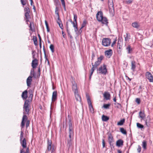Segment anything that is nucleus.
Returning a JSON list of instances; mask_svg holds the SVG:
<instances>
[{"label":"nucleus","instance_id":"obj_46","mask_svg":"<svg viewBox=\"0 0 153 153\" xmlns=\"http://www.w3.org/2000/svg\"><path fill=\"white\" fill-rule=\"evenodd\" d=\"M61 2H62V6H63L64 9L65 10V11L66 10V6H65V1H61Z\"/></svg>","mask_w":153,"mask_h":153},{"label":"nucleus","instance_id":"obj_62","mask_svg":"<svg viewBox=\"0 0 153 153\" xmlns=\"http://www.w3.org/2000/svg\"><path fill=\"white\" fill-rule=\"evenodd\" d=\"M45 23L46 26V27H48V23H47V21L46 20L45 21Z\"/></svg>","mask_w":153,"mask_h":153},{"label":"nucleus","instance_id":"obj_15","mask_svg":"<svg viewBox=\"0 0 153 153\" xmlns=\"http://www.w3.org/2000/svg\"><path fill=\"white\" fill-rule=\"evenodd\" d=\"M108 140L109 143L110 145L111 146L112 145H113V142L114 141V140L113 137L112 136L111 134H109L108 137Z\"/></svg>","mask_w":153,"mask_h":153},{"label":"nucleus","instance_id":"obj_55","mask_svg":"<svg viewBox=\"0 0 153 153\" xmlns=\"http://www.w3.org/2000/svg\"><path fill=\"white\" fill-rule=\"evenodd\" d=\"M71 23L73 25V26L74 27L77 26L76 25V23H75L74 22H72V21H71Z\"/></svg>","mask_w":153,"mask_h":153},{"label":"nucleus","instance_id":"obj_35","mask_svg":"<svg viewBox=\"0 0 153 153\" xmlns=\"http://www.w3.org/2000/svg\"><path fill=\"white\" fill-rule=\"evenodd\" d=\"M89 108L91 112L93 113L94 112V110L92 105H89Z\"/></svg>","mask_w":153,"mask_h":153},{"label":"nucleus","instance_id":"obj_25","mask_svg":"<svg viewBox=\"0 0 153 153\" xmlns=\"http://www.w3.org/2000/svg\"><path fill=\"white\" fill-rule=\"evenodd\" d=\"M135 68V62L134 61H132L131 62V69L133 71H134Z\"/></svg>","mask_w":153,"mask_h":153},{"label":"nucleus","instance_id":"obj_40","mask_svg":"<svg viewBox=\"0 0 153 153\" xmlns=\"http://www.w3.org/2000/svg\"><path fill=\"white\" fill-rule=\"evenodd\" d=\"M50 48L52 52L53 53L54 52V47L53 45L52 44L51 45H50Z\"/></svg>","mask_w":153,"mask_h":153},{"label":"nucleus","instance_id":"obj_54","mask_svg":"<svg viewBox=\"0 0 153 153\" xmlns=\"http://www.w3.org/2000/svg\"><path fill=\"white\" fill-rule=\"evenodd\" d=\"M136 102L138 104H139L140 103V100L139 98H137L136 100Z\"/></svg>","mask_w":153,"mask_h":153},{"label":"nucleus","instance_id":"obj_57","mask_svg":"<svg viewBox=\"0 0 153 153\" xmlns=\"http://www.w3.org/2000/svg\"><path fill=\"white\" fill-rule=\"evenodd\" d=\"M92 67L91 68V70H93L94 71L95 70V66H94V65H93V63H92Z\"/></svg>","mask_w":153,"mask_h":153},{"label":"nucleus","instance_id":"obj_28","mask_svg":"<svg viewBox=\"0 0 153 153\" xmlns=\"http://www.w3.org/2000/svg\"><path fill=\"white\" fill-rule=\"evenodd\" d=\"M69 139L70 140H72L74 135V131H69Z\"/></svg>","mask_w":153,"mask_h":153},{"label":"nucleus","instance_id":"obj_20","mask_svg":"<svg viewBox=\"0 0 153 153\" xmlns=\"http://www.w3.org/2000/svg\"><path fill=\"white\" fill-rule=\"evenodd\" d=\"M125 37V40L127 42H128L129 41V40L130 39L131 36L130 35L126 33V35L124 36Z\"/></svg>","mask_w":153,"mask_h":153},{"label":"nucleus","instance_id":"obj_21","mask_svg":"<svg viewBox=\"0 0 153 153\" xmlns=\"http://www.w3.org/2000/svg\"><path fill=\"white\" fill-rule=\"evenodd\" d=\"M123 140L120 139L118 140L116 142V145L117 146L120 147L123 145Z\"/></svg>","mask_w":153,"mask_h":153},{"label":"nucleus","instance_id":"obj_30","mask_svg":"<svg viewBox=\"0 0 153 153\" xmlns=\"http://www.w3.org/2000/svg\"><path fill=\"white\" fill-rule=\"evenodd\" d=\"M109 117L107 116L103 115L102 116V120L103 121H107L109 120Z\"/></svg>","mask_w":153,"mask_h":153},{"label":"nucleus","instance_id":"obj_33","mask_svg":"<svg viewBox=\"0 0 153 153\" xmlns=\"http://www.w3.org/2000/svg\"><path fill=\"white\" fill-rule=\"evenodd\" d=\"M121 132L123 134H127L126 131L123 128H121L120 129Z\"/></svg>","mask_w":153,"mask_h":153},{"label":"nucleus","instance_id":"obj_38","mask_svg":"<svg viewBox=\"0 0 153 153\" xmlns=\"http://www.w3.org/2000/svg\"><path fill=\"white\" fill-rule=\"evenodd\" d=\"M110 104H105L103 105V107L105 109L109 108V107L110 106Z\"/></svg>","mask_w":153,"mask_h":153},{"label":"nucleus","instance_id":"obj_5","mask_svg":"<svg viewBox=\"0 0 153 153\" xmlns=\"http://www.w3.org/2000/svg\"><path fill=\"white\" fill-rule=\"evenodd\" d=\"M97 71L100 74L105 75L107 71L106 65L103 64L101 65L97 69Z\"/></svg>","mask_w":153,"mask_h":153},{"label":"nucleus","instance_id":"obj_17","mask_svg":"<svg viewBox=\"0 0 153 153\" xmlns=\"http://www.w3.org/2000/svg\"><path fill=\"white\" fill-rule=\"evenodd\" d=\"M32 78L31 76H29L27 79V84L28 86H30L31 84Z\"/></svg>","mask_w":153,"mask_h":153},{"label":"nucleus","instance_id":"obj_48","mask_svg":"<svg viewBox=\"0 0 153 153\" xmlns=\"http://www.w3.org/2000/svg\"><path fill=\"white\" fill-rule=\"evenodd\" d=\"M114 104L116 105L117 107L118 108H120L121 106V104L118 103H115Z\"/></svg>","mask_w":153,"mask_h":153},{"label":"nucleus","instance_id":"obj_52","mask_svg":"<svg viewBox=\"0 0 153 153\" xmlns=\"http://www.w3.org/2000/svg\"><path fill=\"white\" fill-rule=\"evenodd\" d=\"M23 133L22 131L21 132V134L20 136V140H22L23 137Z\"/></svg>","mask_w":153,"mask_h":153},{"label":"nucleus","instance_id":"obj_8","mask_svg":"<svg viewBox=\"0 0 153 153\" xmlns=\"http://www.w3.org/2000/svg\"><path fill=\"white\" fill-rule=\"evenodd\" d=\"M72 83V88L74 93L78 92L77 85L75 81L73 79L71 81Z\"/></svg>","mask_w":153,"mask_h":153},{"label":"nucleus","instance_id":"obj_4","mask_svg":"<svg viewBox=\"0 0 153 153\" xmlns=\"http://www.w3.org/2000/svg\"><path fill=\"white\" fill-rule=\"evenodd\" d=\"M108 5L110 13L111 16H113L114 13V10L113 0H108Z\"/></svg>","mask_w":153,"mask_h":153},{"label":"nucleus","instance_id":"obj_63","mask_svg":"<svg viewBox=\"0 0 153 153\" xmlns=\"http://www.w3.org/2000/svg\"><path fill=\"white\" fill-rule=\"evenodd\" d=\"M20 153H26L22 149L20 150Z\"/></svg>","mask_w":153,"mask_h":153},{"label":"nucleus","instance_id":"obj_2","mask_svg":"<svg viewBox=\"0 0 153 153\" xmlns=\"http://www.w3.org/2000/svg\"><path fill=\"white\" fill-rule=\"evenodd\" d=\"M47 148L46 152L48 153L49 151H51V153H53L56 149L54 145L52 144L51 140L48 139L47 140Z\"/></svg>","mask_w":153,"mask_h":153},{"label":"nucleus","instance_id":"obj_44","mask_svg":"<svg viewBox=\"0 0 153 153\" xmlns=\"http://www.w3.org/2000/svg\"><path fill=\"white\" fill-rule=\"evenodd\" d=\"M29 13H25V16L27 19H28L29 18Z\"/></svg>","mask_w":153,"mask_h":153},{"label":"nucleus","instance_id":"obj_41","mask_svg":"<svg viewBox=\"0 0 153 153\" xmlns=\"http://www.w3.org/2000/svg\"><path fill=\"white\" fill-rule=\"evenodd\" d=\"M25 11V13H29L30 10L29 8L27 7H25L24 9Z\"/></svg>","mask_w":153,"mask_h":153},{"label":"nucleus","instance_id":"obj_64","mask_svg":"<svg viewBox=\"0 0 153 153\" xmlns=\"http://www.w3.org/2000/svg\"><path fill=\"white\" fill-rule=\"evenodd\" d=\"M33 97V94H30V96H29V98H31V100L32 99V98Z\"/></svg>","mask_w":153,"mask_h":153},{"label":"nucleus","instance_id":"obj_14","mask_svg":"<svg viewBox=\"0 0 153 153\" xmlns=\"http://www.w3.org/2000/svg\"><path fill=\"white\" fill-rule=\"evenodd\" d=\"M126 49L127 53L128 54H131L132 53L133 50V48L131 47L130 45H128L126 47Z\"/></svg>","mask_w":153,"mask_h":153},{"label":"nucleus","instance_id":"obj_11","mask_svg":"<svg viewBox=\"0 0 153 153\" xmlns=\"http://www.w3.org/2000/svg\"><path fill=\"white\" fill-rule=\"evenodd\" d=\"M145 123L147 127H149L150 126V124L151 123V118L149 116H148L146 117V119L145 120Z\"/></svg>","mask_w":153,"mask_h":153},{"label":"nucleus","instance_id":"obj_23","mask_svg":"<svg viewBox=\"0 0 153 153\" xmlns=\"http://www.w3.org/2000/svg\"><path fill=\"white\" fill-rule=\"evenodd\" d=\"M74 94L76 100L77 101L80 102L81 100V98L80 96L79 95L78 92L75 93Z\"/></svg>","mask_w":153,"mask_h":153},{"label":"nucleus","instance_id":"obj_59","mask_svg":"<svg viewBox=\"0 0 153 153\" xmlns=\"http://www.w3.org/2000/svg\"><path fill=\"white\" fill-rule=\"evenodd\" d=\"M102 144L103 148H104L105 147V143L104 139L102 140Z\"/></svg>","mask_w":153,"mask_h":153},{"label":"nucleus","instance_id":"obj_58","mask_svg":"<svg viewBox=\"0 0 153 153\" xmlns=\"http://www.w3.org/2000/svg\"><path fill=\"white\" fill-rule=\"evenodd\" d=\"M30 124V121L29 120H27V121L26 126V127L27 128L28 126H29Z\"/></svg>","mask_w":153,"mask_h":153},{"label":"nucleus","instance_id":"obj_16","mask_svg":"<svg viewBox=\"0 0 153 153\" xmlns=\"http://www.w3.org/2000/svg\"><path fill=\"white\" fill-rule=\"evenodd\" d=\"M38 64L37 60L36 59L33 60L32 62V66L33 68H36V67Z\"/></svg>","mask_w":153,"mask_h":153},{"label":"nucleus","instance_id":"obj_51","mask_svg":"<svg viewBox=\"0 0 153 153\" xmlns=\"http://www.w3.org/2000/svg\"><path fill=\"white\" fill-rule=\"evenodd\" d=\"M74 21L76 22V20L77 18V16L76 14H74Z\"/></svg>","mask_w":153,"mask_h":153},{"label":"nucleus","instance_id":"obj_60","mask_svg":"<svg viewBox=\"0 0 153 153\" xmlns=\"http://www.w3.org/2000/svg\"><path fill=\"white\" fill-rule=\"evenodd\" d=\"M45 62H46V61H47L48 64H49V61H48V59H47V56H46V55H45Z\"/></svg>","mask_w":153,"mask_h":153},{"label":"nucleus","instance_id":"obj_12","mask_svg":"<svg viewBox=\"0 0 153 153\" xmlns=\"http://www.w3.org/2000/svg\"><path fill=\"white\" fill-rule=\"evenodd\" d=\"M27 119V116L25 114H24L23 116L22 120L21 123V126L22 128H23L25 126V123L24 121L26 120Z\"/></svg>","mask_w":153,"mask_h":153},{"label":"nucleus","instance_id":"obj_27","mask_svg":"<svg viewBox=\"0 0 153 153\" xmlns=\"http://www.w3.org/2000/svg\"><path fill=\"white\" fill-rule=\"evenodd\" d=\"M87 23V21L86 20H83V23L82 24L81 27L79 30V31H81V30L84 27H85Z\"/></svg>","mask_w":153,"mask_h":153},{"label":"nucleus","instance_id":"obj_49","mask_svg":"<svg viewBox=\"0 0 153 153\" xmlns=\"http://www.w3.org/2000/svg\"><path fill=\"white\" fill-rule=\"evenodd\" d=\"M58 20V21L57 22L58 24L59 25V27L62 29V27L63 26L62 25V24L61 25L60 23V22L61 21H60V19H59V20Z\"/></svg>","mask_w":153,"mask_h":153},{"label":"nucleus","instance_id":"obj_6","mask_svg":"<svg viewBox=\"0 0 153 153\" xmlns=\"http://www.w3.org/2000/svg\"><path fill=\"white\" fill-rule=\"evenodd\" d=\"M111 43V40L109 38H104L102 39V44L105 47H108L110 45Z\"/></svg>","mask_w":153,"mask_h":153},{"label":"nucleus","instance_id":"obj_34","mask_svg":"<svg viewBox=\"0 0 153 153\" xmlns=\"http://www.w3.org/2000/svg\"><path fill=\"white\" fill-rule=\"evenodd\" d=\"M34 76V71L33 69H31L30 72V75L29 76H31L33 77Z\"/></svg>","mask_w":153,"mask_h":153},{"label":"nucleus","instance_id":"obj_45","mask_svg":"<svg viewBox=\"0 0 153 153\" xmlns=\"http://www.w3.org/2000/svg\"><path fill=\"white\" fill-rule=\"evenodd\" d=\"M132 1V0H126L125 1V2L127 4H129L131 3Z\"/></svg>","mask_w":153,"mask_h":153},{"label":"nucleus","instance_id":"obj_47","mask_svg":"<svg viewBox=\"0 0 153 153\" xmlns=\"http://www.w3.org/2000/svg\"><path fill=\"white\" fill-rule=\"evenodd\" d=\"M33 41L35 45H37V38L36 37H35V38L33 37Z\"/></svg>","mask_w":153,"mask_h":153},{"label":"nucleus","instance_id":"obj_37","mask_svg":"<svg viewBox=\"0 0 153 153\" xmlns=\"http://www.w3.org/2000/svg\"><path fill=\"white\" fill-rule=\"evenodd\" d=\"M137 127L139 128H143L144 127L143 125L139 123H137Z\"/></svg>","mask_w":153,"mask_h":153},{"label":"nucleus","instance_id":"obj_18","mask_svg":"<svg viewBox=\"0 0 153 153\" xmlns=\"http://www.w3.org/2000/svg\"><path fill=\"white\" fill-rule=\"evenodd\" d=\"M103 96L107 100H109L110 99V95L108 92H105L103 94Z\"/></svg>","mask_w":153,"mask_h":153},{"label":"nucleus","instance_id":"obj_42","mask_svg":"<svg viewBox=\"0 0 153 153\" xmlns=\"http://www.w3.org/2000/svg\"><path fill=\"white\" fill-rule=\"evenodd\" d=\"M21 2L22 5H25L26 3V0H21Z\"/></svg>","mask_w":153,"mask_h":153},{"label":"nucleus","instance_id":"obj_19","mask_svg":"<svg viewBox=\"0 0 153 153\" xmlns=\"http://www.w3.org/2000/svg\"><path fill=\"white\" fill-rule=\"evenodd\" d=\"M27 90H25L22 92V97L23 99H25L27 98Z\"/></svg>","mask_w":153,"mask_h":153},{"label":"nucleus","instance_id":"obj_9","mask_svg":"<svg viewBox=\"0 0 153 153\" xmlns=\"http://www.w3.org/2000/svg\"><path fill=\"white\" fill-rule=\"evenodd\" d=\"M146 76L150 82H153V76L149 72H146Z\"/></svg>","mask_w":153,"mask_h":153},{"label":"nucleus","instance_id":"obj_13","mask_svg":"<svg viewBox=\"0 0 153 153\" xmlns=\"http://www.w3.org/2000/svg\"><path fill=\"white\" fill-rule=\"evenodd\" d=\"M57 96V91H54L53 93L52 97V102H54L56 100Z\"/></svg>","mask_w":153,"mask_h":153},{"label":"nucleus","instance_id":"obj_1","mask_svg":"<svg viewBox=\"0 0 153 153\" xmlns=\"http://www.w3.org/2000/svg\"><path fill=\"white\" fill-rule=\"evenodd\" d=\"M96 18L98 21L101 22L102 23L107 25L108 23V20L106 18L103 17L102 12L100 11L97 12L96 15Z\"/></svg>","mask_w":153,"mask_h":153},{"label":"nucleus","instance_id":"obj_39","mask_svg":"<svg viewBox=\"0 0 153 153\" xmlns=\"http://www.w3.org/2000/svg\"><path fill=\"white\" fill-rule=\"evenodd\" d=\"M55 13L57 15V16L58 17V20L59 19V14L58 13V9L57 7H56L55 8Z\"/></svg>","mask_w":153,"mask_h":153},{"label":"nucleus","instance_id":"obj_10","mask_svg":"<svg viewBox=\"0 0 153 153\" xmlns=\"http://www.w3.org/2000/svg\"><path fill=\"white\" fill-rule=\"evenodd\" d=\"M113 52L112 50L111 49H110L108 50L105 51V53L106 56L107 57L109 58L112 55Z\"/></svg>","mask_w":153,"mask_h":153},{"label":"nucleus","instance_id":"obj_31","mask_svg":"<svg viewBox=\"0 0 153 153\" xmlns=\"http://www.w3.org/2000/svg\"><path fill=\"white\" fill-rule=\"evenodd\" d=\"M125 120L124 119L121 120L119 122H118L117 125L120 126L123 125V124L125 122Z\"/></svg>","mask_w":153,"mask_h":153},{"label":"nucleus","instance_id":"obj_24","mask_svg":"<svg viewBox=\"0 0 153 153\" xmlns=\"http://www.w3.org/2000/svg\"><path fill=\"white\" fill-rule=\"evenodd\" d=\"M132 26L133 27L138 29L140 27V25L138 23L135 22L132 24Z\"/></svg>","mask_w":153,"mask_h":153},{"label":"nucleus","instance_id":"obj_22","mask_svg":"<svg viewBox=\"0 0 153 153\" xmlns=\"http://www.w3.org/2000/svg\"><path fill=\"white\" fill-rule=\"evenodd\" d=\"M21 143L23 148L26 147V140L25 138H24L22 141L21 140Z\"/></svg>","mask_w":153,"mask_h":153},{"label":"nucleus","instance_id":"obj_53","mask_svg":"<svg viewBox=\"0 0 153 153\" xmlns=\"http://www.w3.org/2000/svg\"><path fill=\"white\" fill-rule=\"evenodd\" d=\"M94 71L93 70H91V72L90 73V76H89V79H91V76L93 74V73L94 72Z\"/></svg>","mask_w":153,"mask_h":153},{"label":"nucleus","instance_id":"obj_3","mask_svg":"<svg viewBox=\"0 0 153 153\" xmlns=\"http://www.w3.org/2000/svg\"><path fill=\"white\" fill-rule=\"evenodd\" d=\"M30 101L26 100L25 101L23 106V114H29L30 111Z\"/></svg>","mask_w":153,"mask_h":153},{"label":"nucleus","instance_id":"obj_29","mask_svg":"<svg viewBox=\"0 0 153 153\" xmlns=\"http://www.w3.org/2000/svg\"><path fill=\"white\" fill-rule=\"evenodd\" d=\"M69 131H73V128L72 127V124L71 120H69Z\"/></svg>","mask_w":153,"mask_h":153},{"label":"nucleus","instance_id":"obj_43","mask_svg":"<svg viewBox=\"0 0 153 153\" xmlns=\"http://www.w3.org/2000/svg\"><path fill=\"white\" fill-rule=\"evenodd\" d=\"M72 140H68V145L69 147H70L72 145Z\"/></svg>","mask_w":153,"mask_h":153},{"label":"nucleus","instance_id":"obj_50","mask_svg":"<svg viewBox=\"0 0 153 153\" xmlns=\"http://www.w3.org/2000/svg\"><path fill=\"white\" fill-rule=\"evenodd\" d=\"M137 152L139 153H140L141 151V147L140 145H138V148L137 149Z\"/></svg>","mask_w":153,"mask_h":153},{"label":"nucleus","instance_id":"obj_7","mask_svg":"<svg viewBox=\"0 0 153 153\" xmlns=\"http://www.w3.org/2000/svg\"><path fill=\"white\" fill-rule=\"evenodd\" d=\"M103 58V56H100L99 57L97 58V61L95 62V64L94 65V66H95L96 68L100 64Z\"/></svg>","mask_w":153,"mask_h":153},{"label":"nucleus","instance_id":"obj_56","mask_svg":"<svg viewBox=\"0 0 153 153\" xmlns=\"http://www.w3.org/2000/svg\"><path fill=\"white\" fill-rule=\"evenodd\" d=\"M117 41V40L116 39H115L114 41H113V42H112V44H111V46L113 47L114 45L116 43Z\"/></svg>","mask_w":153,"mask_h":153},{"label":"nucleus","instance_id":"obj_32","mask_svg":"<svg viewBox=\"0 0 153 153\" xmlns=\"http://www.w3.org/2000/svg\"><path fill=\"white\" fill-rule=\"evenodd\" d=\"M146 142L145 141H143L142 143V147L144 149H146Z\"/></svg>","mask_w":153,"mask_h":153},{"label":"nucleus","instance_id":"obj_26","mask_svg":"<svg viewBox=\"0 0 153 153\" xmlns=\"http://www.w3.org/2000/svg\"><path fill=\"white\" fill-rule=\"evenodd\" d=\"M140 117L143 120L145 117V115L144 112L140 111L139 113Z\"/></svg>","mask_w":153,"mask_h":153},{"label":"nucleus","instance_id":"obj_36","mask_svg":"<svg viewBox=\"0 0 153 153\" xmlns=\"http://www.w3.org/2000/svg\"><path fill=\"white\" fill-rule=\"evenodd\" d=\"M86 96H87V101H88V102L89 105H91L92 104H91V100H90V99L89 97V96H87V95H86Z\"/></svg>","mask_w":153,"mask_h":153},{"label":"nucleus","instance_id":"obj_61","mask_svg":"<svg viewBox=\"0 0 153 153\" xmlns=\"http://www.w3.org/2000/svg\"><path fill=\"white\" fill-rule=\"evenodd\" d=\"M74 31H75V32H76V33H77V31H78V27H77L76 26L75 27H74Z\"/></svg>","mask_w":153,"mask_h":153}]
</instances>
